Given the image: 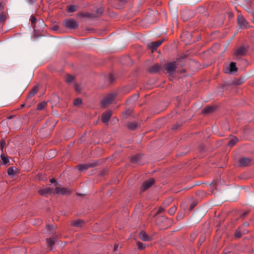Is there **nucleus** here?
I'll list each match as a JSON object with an SVG mask.
<instances>
[{"instance_id": "nucleus-1", "label": "nucleus", "mask_w": 254, "mask_h": 254, "mask_svg": "<svg viewBox=\"0 0 254 254\" xmlns=\"http://www.w3.org/2000/svg\"><path fill=\"white\" fill-rule=\"evenodd\" d=\"M173 221L164 216L157 217L155 220V223L160 229H165L170 227Z\"/></svg>"}, {"instance_id": "nucleus-2", "label": "nucleus", "mask_w": 254, "mask_h": 254, "mask_svg": "<svg viewBox=\"0 0 254 254\" xmlns=\"http://www.w3.org/2000/svg\"><path fill=\"white\" fill-rule=\"evenodd\" d=\"M64 27L71 29H75L78 27V23L74 19H65L63 22Z\"/></svg>"}, {"instance_id": "nucleus-3", "label": "nucleus", "mask_w": 254, "mask_h": 254, "mask_svg": "<svg viewBox=\"0 0 254 254\" xmlns=\"http://www.w3.org/2000/svg\"><path fill=\"white\" fill-rule=\"evenodd\" d=\"M177 64L176 62L169 63L165 64V70L170 74H173L175 72Z\"/></svg>"}, {"instance_id": "nucleus-4", "label": "nucleus", "mask_w": 254, "mask_h": 254, "mask_svg": "<svg viewBox=\"0 0 254 254\" xmlns=\"http://www.w3.org/2000/svg\"><path fill=\"white\" fill-rule=\"evenodd\" d=\"M155 183V180L153 178H150L144 181L141 186L140 190L141 191H144Z\"/></svg>"}, {"instance_id": "nucleus-5", "label": "nucleus", "mask_w": 254, "mask_h": 254, "mask_svg": "<svg viewBox=\"0 0 254 254\" xmlns=\"http://www.w3.org/2000/svg\"><path fill=\"white\" fill-rule=\"evenodd\" d=\"M237 20L240 28H248L250 27L248 22L242 15L239 14L238 15Z\"/></svg>"}, {"instance_id": "nucleus-6", "label": "nucleus", "mask_w": 254, "mask_h": 254, "mask_svg": "<svg viewBox=\"0 0 254 254\" xmlns=\"http://www.w3.org/2000/svg\"><path fill=\"white\" fill-rule=\"evenodd\" d=\"M115 95L110 94L106 97L104 98L101 101V104L102 107L105 108L108 105L110 104L114 100Z\"/></svg>"}, {"instance_id": "nucleus-7", "label": "nucleus", "mask_w": 254, "mask_h": 254, "mask_svg": "<svg viewBox=\"0 0 254 254\" xmlns=\"http://www.w3.org/2000/svg\"><path fill=\"white\" fill-rule=\"evenodd\" d=\"M248 230L246 228H244V226H240L236 231L235 236L237 238H240L247 234L248 233Z\"/></svg>"}, {"instance_id": "nucleus-8", "label": "nucleus", "mask_w": 254, "mask_h": 254, "mask_svg": "<svg viewBox=\"0 0 254 254\" xmlns=\"http://www.w3.org/2000/svg\"><path fill=\"white\" fill-rule=\"evenodd\" d=\"M55 192L58 194H69L70 193V191L67 188H61V187H56L55 188Z\"/></svg>"}, {"instance_id": "nucleus-9", "label": "nucleus", "mask_w": 254, "mask_h": 254, "mask_svg": "<svg viewBox=\"0 0 254 254\" xmlns=\"http://www.w3.org/2000/svg\"><path fill=\"white\" fill-rule=\"evenodd\" d=\"M163 40H158L157 41L152 42L148 44L147 47L152 51L156 50V49L162 44Z\"/></svg>"}, {"instance_id": "nucleus-10", "label": "nucleus", "mask_w": 254, "mask_h": 254, "mask_svg": "<svg viewBox=\"0 0 254 254\" xmlns=\"http://www.w3.org/2000/svg\"><path fill=\"white\" fill-rule=\"evenodd\" d=\"M38 88L37 86H34L32 89L31 90V92H30L28 96L26 99V106L29 108L31 106V103H28L29 100L31 98H32L37 92Z\"/></svg>"}, {"instance_id": "nucleus-11", "label": "nucleus", "mask_w": 254, "mask_h": 254, "mask_svg": "<svg viewBox=\"0 0 254 254\" xmlns=\"http://www.w3.org/2000/svg\"><path fill=\"white\" fill-rule=\"evenodd\" d=\"M247 51V49L245 46H241L236 50L235 54L237 56H244L246 54Z\"/></svg>"}, {"instance_id": "nucleus-12", "label": "nucleus", "mask_w": 254, "mask_h": 254, "mask_svg": "<svg viewBox=\"0 0 254 254\" xmlns=\"http://www.w3.org/2000/svg\"><path fill=\"white\" fill-rule=\"evenodd\" d=\"M111 115L112 114L111 111H107L105 112L102 115V121L104 123L108 124Z\"/></svg>"}, {"instance_id": "nucleus-13", "label": "nucleus", "mask_w": 254, "mask_h": 254, "mask_svg": "<svg viewBox=\"0 0 254 254\" xmlns=\"http://www.w3.org/2000/svg\"><path fill=\"white\" fill-rule=\"evenodd\" d=\"M84 221L82 220L77 219L71 222V225L77 228H80L83 226Z\"/></svg>"}, {"instance_id": "nucleus-14", "label": "nucleus", "mask_w": 254, "mask_h": 254, "mask_svg": "<svg viewBox=\"0 0 254 254\" xmlns=\"http://www.w3.org/2000/svg\"><path fill=\"white\" fill-rule=\"evenodd\" d=\"M251 163V160L249 158L243 157L239 160V163L241 166H247Z\"/></svg>"}, {"instance_id": "nucleus-15", "label": "nucleus", "mask_w": 254, "mask_h": 254, "mask_svg": "<svg viewBox=\"0 0 254 254\" xmlns=\"http://www.w3.org/2000/svg\"><path fill=\"white\" fill-rule=\"evenodd\" d=\"M127 127L131 130H135L140 127V124L136 122H130L127 124Z\"/></svg>"}, {"instance_id": "nucleus-16", "label": "nucleus", "mask_w": 254, "mask_h": 254, "mask_svg": "<svg viewBox=\"0 0 254 254\" xmlns=\"http://www.w3.org/2000/svg\"><path fill=\"white\" fill-rule=\"evenodd\" d=\"M215 110V108L214 106H207L205 108H204L201 111V113L203 114H209L213 112Z\"/></svg>"}, {"instance_id": "nucleus-17", "label": "nucleus", "mask_w": 254, "mask_h": 254, "mask_svg": "<svg viewBox=\"0 0 254 254\" xmlns=\"http://www.w3.org/2000/svg\"><path fill=\"white\" fill-rule=\"evenodd\" d=\"M160 68V65L158 64H154L152 66H151L148 69V71L149 72L152 73H156L159 70Z\"/></svg>"}, {"instance_id": "nucleus-18", "label": "nucleus", "mask_w": 254, "mask_h": 254, "mask_svg": "<svg viewBox=\"0 0 254 254\" xmlns=\"http://www.w3.org/2000/svg\"><path fill=\"white\" fill-rule=\"evenodd\" d=\"M52 189L50 188H47L39 190L38 192L42 195H46V194L51 192Z\"/></svg>"}, {"instance_id": "nucleus-19", "label": "nucleus", "mask_w": 254, "mask_h": 254, "mask_svg": "<svg viewBox=\"0 0 254 254\" xmlns=\"http://www.w3.org/2000/svg\"><path fill=\"white\" fill-rule=\"evenodd\" d=\"M45 229L48 234H52L56 233V231L54 229V227L52 225H47L46 226Z\"/></svg>"}, {"instance_id": "nucleus-20", "label": "nucleus", "mask_w": 254, "mask_h": 254, "mask_svg": "<svg viewBox=\"0 0 254 254\" xmlns=\"http://www.w3.org/2000/svg\"><path fill=\"white\" fill-rule=\"evenodd\" d=\"M229 71L231 73L236 72L238 70V68L236 67V63L232 62L229 65Z\"/></svg>"}, {"instance_id": "nucleus-21", "label": "nucleus", "mask_w": 254, "mask_h": 254, "mask_svg": "<svg viewBox=\"0 0 254 254\" xmlns=\"http://www.w3.org/2000/svg\"><path fill=\"white\" fill-rule=\"evenodd\" d=\"M7 16L6 14L2 12L0 14V24L2 25L3 22L6 20Z\"/></svg>"}, {"instance_id": "nucleus-22", "label": "nucleus", "mask_w": 254, "mask_h": 254, "mask_svg": "<svg viewBox=\"0 0 254 254\" xmlns=\"http://www.w3.org/2000/svg\"><path fill=\"white\" fill-rule=\"evenodd\" d=\"M238 138L236 137L232 138L228 142L229 146H230V147H232L238 141Z\"/></svg>"}, {"instance_id": "nucleus-23", "label": "nucleus", "mask_w": 254, "mask_h": 254, "mask_svg": "<svg viewBox=\"0 0 254 254\" xmlns=\"http://www.w3.org/2000/svg\"><path fill=\"white\" fill-rule=\"evenodd\" d=\"M47 241L46 243H47L48 245L50 247L51 249L52 250L53 248V246L55 243V239H46Z\"/></svg>"}, {"instance_id": "nucleus-24", "label": "nucleus", "mask_w": 254, "mask_h": 254, "mask_svg": "<svg viewBox=\"0 0 254 254\" xmlns=\"http://www.w3.org/2000/svg\"><path fill=\"white\" fill-rule=\"evenodd\" d=\"M77 167L79 170L83 171L86 170L88 168V166L87 165L80 164L78 165Z\"/></svg>"}, {"instance_id": "nucleus-25", "label": "nucleus", "mask_w": 254, "mask_h": 254, "mask_svg": "<svg viewBox=\"0 0 254 254\" xmlns=\"http://www.w3.org/2000/svg\"><path fill=\"white\" fill-rule=\"evenodd\" d=\"M67 10L69 12H73L76 11V7L73 5H69L67 6Z\"/></svg>"}, {"instance_id": "nucleus-26", "label": "nucleus", "mask_w": 254, "mask_h": 254, "mask_svg": "<svg viewBox=\"0 0 254 254\" xmlns=\"http://www.w3.org/2000/svg\"><path fill=\"white\" fill-rule=\"evenodd\" d=\"M46 105V102H41V103H40L38 104L37 107V109L38 110H43L45 108Z\"/></svg>"}, {"instance_id": "nucleus-27", "label": "nucleus", "mask_w": 254, "mask_h": 254, "mask_svg": "<svg viewBox=\"0 0 254 254\" xmlns=\"http://www.w3.org/2000/svg\"><path fill=\"white\" fill-rule=\"evenodd\" d=\"M177 207L175 206H174L169 209L168 213L171 215H173L175 213Z\"/></svg>"}, {"instance_id": "nucleus-28", "label": "nucleus", "mask_w": 254, "mask_h": 254, "mask_svg": "<svg viewBox=\"0 0 254 254\" xmlns=\"http://www.w3.org/2000/svg\"><path fill=\"white\" fill-rule=\"evenodd\" d=\"M74 79L73 76L70 75H67L65 77V81L67 83H71Z\"/></svg>"}, {"instance_id": "nucleus-29", "label": "nucleus", "mask_w": 254, "mask_h": 254, "mask_svg": "<svg viewBox=\"0 0 254 254\" xmlns=\"http://www.w3.org/2000/svg\"><path fill=\"white\" fill-rule=\"evenodd\" d=\"M137 246L139 250H142L145 248V245L139 241L137 242Z\"/></svg>"}, {"instance_id": "nucleus-30", "label": "nucleus", "mask_w": 254, "mask_h": 254, "mask_svg": "<svg viewBox=\"0 0 254 254\" xmlns=\"http://www.w3.org/2000/svg\"><path fill=\"white\" fill-rule=\"evenodd\" d=\"M7 174L9 176H13L14 175V168L13 167H9L7 170Z\"/></svg>"}, {"instance_id": "nucleus-31", "label": "nucleus", "mask_w": 254, "mask_h": 254, "mask_svg": "<svg viewBox=\"0 0 254 254\" xmlns=\"http://www.w3.org/2000/svg\"><path fill=\"white\" fill-rule=\"evenodd\" d=\"M82 103V100L80 98H77L74 101V106H78Z\"/></svg>"}, {"instance_id": "nucleus-32", "label": "nucleus", "mask_w": 254, "mask_h": 254, "mask_svg": "<svg viewBox=\"0 0 254 254\" xmlns=\"http://www.w3.org/2000/svg\"><path fill=\"white\" fill-rule=\"evenodd\" d=\"M139 238H148L146 233L142 231L139 234Z\"/></svg>"}, {"instance_id": "nucleus-33", "label": "nucleus", "mask_w": 254, "mask_h": 254, "mask_svg": "<svg viewBox=\"0 0 254 254\" xmlns=\"http://www.w3.org/2000/svg\"><path fill=\"white\" fill-rule=\"evenodd\" d=\"M20 121L19 119H16L9 123V125L10 127H12L13 125L15 124L20 123Z\"/></svg>"}, {"instance_id": "nucleus-34", "label": "nucleus", "mask_w": 254, "mask_h": 254, "mask_svg": "<svg viewBox=\"0 0 254 254\" xmlns=\"http://www.w3.org/2000/svg\"><path fill=\"white\" fill-rule=\"evenodd\" d=\"M138 157L137 156H133L131 159H130V161L132 163H138Z\"/></svg>"}, {"instance_id": "nucleus-35", "label": "nucleus", "mask_w": 254, "mask_h": 254, "mask_svg": "<svg viewBox=\"0 0 254 254\" xmlns=\"http://www.w3.org/2000/svg\"><path fill=\"white\" fill-rule=\"evenodd\" d=\"M0 147H1V149L2 150L4 146L6 144V142H5V141L4 140V138H2L1 140H0Z\"/></svg>"}, {"instance_id": "nucleus-36", "label": "nucleus", "mask_w": 254, "mask_h": 254, "mask_svg": "<svg viewBox=\"0 0 254 254\" xmlns=\"http://www.w3.org/2000/svg\"><path fill=\"white\" fill-rule=\"evenodd\" d=\"M222 127L224 130H229V125L227 123H225L222 126Z\"/></svg>"}, {"instance_id": "nucleus-37", "label": "nucleus", "mask_w": 254, "mask_h": 254, "mask_svg": "<svg viewBox=\"0 0 254 254\" xmlns=\"http://www.w3.org/2000/svg\"><path fill=\"white\" fill-rule=\"evenodd\" d=\"M30 21L32 24H34L36 22V18L34 16L32 15L30 17Z\"/></svg>"}, {"instance_id": "nucleus-38", "label": "nucleus", "mask_w": 254, "mask_h": 254, "mask_svg": "<svg viewBox=\"0 0 254 254\" xmlns=\"http://www.w3.org/2000/svg\"><path fill=\"white\" fill-rule=\"evenodd\" d=\"M131 113V111L130 110H128L126 111L123 115L125 118H127L128 116V115Z\"/></svg>"}, {"instance_id": "nucleus-39", "label": "nucleus", "mask_w": 254, "mask_h": 254, "mask_svg": "<svg viewBox=\"0 0 254 254\" xmlns=\"http://www.w3.org/2000/svg\"><path fill=\"white\" fill-rule=\"evenodd\" d=\"M195 205L196 204L195 203V202L191 203L189 206L190 210H191L192 209H193V208L195 206Z\"/></svg>"}, {"instance_id": "nucleus-40", "label": "nucleus", "mask_w": 254, "mask_h": 254, "mask_svg": "<svg viewBox=\"0 0 254 254\" xmlns=\"http://www.w3.org/2000/svg\"><path fill=\"white\" fill-rule=\"evenodd\" d=\"M164 211H165L164 208H163V207H160L157 211V213H158V214L161 213L163 212H164Z\"/></svg>"}, {"instance_id": "nucleus-41", "label": "nucleus", "mask_w": 254, "mask_h": 254, "mask_svg": "<svg viewBox=\"0 0 254 254\" xmlns=\"http://www.w3.org/2000/svg\"><path fill=\"white\" fill-rule=\"evenodd\" d=\"M52 29L54 31H58L59 29V26L57 25H54Z\"/></svg>"}, {"instance_id": "nucleus-42", "label": "nucleus", "mask_w": 254, "mask_h": 254, "mask_svg": "<svg viewBox=\"0 0 254 254\" xmlns=\"http://www.w3.org/2000/svg\"><path fill=\"white\" fill-rule=\"evenodd\" d=\"M75 89L76 91H77V92H80V91L81 90V88L80 87V86L78 85H75Z\"/></svg>"}, {"instance_id": "nucleus-43", "label": "nucleus", "mask_w": 254, "mask_h": 254, "mask_svg": "<svg viewBox=\"0 0 254 254\" xmlns=\"http://www.w3.org/2000/svg\"><path fill=\"white\" fill-rule=\"evenodd\" d=\"M248 212L247 211H245L241 215L240 217L241 218H244L245 216H246L248 214Z\"/></svg>"}, {"instance_id": "nucleus-44", "label": "nucleus", "mask_w": 254, "mask_h": 254, "mask_svg": "<svg viewBox=\"0 0 254 254\" xmlns=\"http://www.w3.org/2000/svg\"><path fill=\"white\" fill-rule=\"evenodd\" d=\"M38 22L40 24H41L42 26H44L45 25L43 20L40 19L38 20Z\"/></svg>"}, {"instance_id": "nucleus-45", "label": "nucleus", "mask_w": 254, "mask_h": 254, "mask_svg": "<svg viewBox=\"0 0 254 254\" xmlns=\"http://www.w3.org/2000/svg\"><path fill=\"white\" fill-rule=\"evenodd\" d=\"M249 226V224L248 222H245L244 223L243 225L241 226H244V228H245V227H248Z\"/></svg>"}, {"instance_id": "nucleus-46", "label": "nucleus", "mask_w": 254, "mask_h": 254, "mask_svg": "<svg viewBox=\"0 0 254 254\" xmlns=\"http://www.w3.org/2000/svg\"><path fill=\"white\" fill-rule=\"evenodd\" d=\"M118 247H119V245H117V244H115L114 245V251H118Z\"/></svg>"}, {"instance_id": "nucleus-47", "label": "nucleus", "mask_w": 254, "mask_h": 254, "mask_svg": "<svg viewBox=\"0 0 254 254\" xmlns=\"http://www.w3.org/2000/svg\"><path fill=\"white\" fill-rule=\"evenodd\" d=\"M50 182L53 184L56 183V181L54 179H52L50 180Z\"/></svg>"}, {"instance_id": "nucleus-48", "label": "nucleus", "mask_w": 254, "mask_h": 254, "mask_svg": "<svg viewBox=\"0 0 254 254\" xmlns=\"http://www.w3.org/2000/svg\"><path fill=\"white\" fill-rule=\"evenodd\" d=\"M190 236L192 238H195V237H197V236L194 233L191 234Z\"/></svg>"}, {"instance_id": "nucleus-49", "label": "nucleus", "mask_w": 254, "mask_h": 254, "mask_svg": "<svg viewBox=\"0 0 254 254\" xmlns=\"http://www.w3.org/2000/svg\"><path fill=\"white\" fill-rule=\"evenodd\" d=\"M0 156H1V158L3 162H4V161H5V158H4V156H3V154H1V155H0Z\"/></svg>"}, {"instance_id": "nucleus-50", "label": "nucleus", "mask_w": 254, "mask_h": 254, "mask_svg": "<svg viewBox=\"0 0 254 254\" xmlns=\"http://www.w3.org/2000/svg\"><path fill=\"white\" fill-rule=\"evenodd\" d=\"M109 80H110V82H112V81H113V76H112V75H111V76H110Z\"/></svg>"}, {"instance_id": "nucleus-51", "label": "nucleus", "mask_w": 254, "mask_h": 254, "mask_svg": "<svg viewBox=\"0 0 254 254\" xmlns=\"http://www.w3.org/2000/svg\"><path fill=\"white\" fill-rule=\"evenodd\" d=\"M252 21L254 23V13L252 14Z\"/></svg>"}, {"instance_id": "nucleus-52", "label": "nucleus", "mask_w": 254, "mask_h": 254, "mask_svg": "<svg viewBox=\"0 0 254 254\" xmlns=\"http://www.w3.org/2000/svg\"><path fill=\"white\" fill-rule=\"evenodd\" d=\"M25 106V104H22V105H21V108H23Z\"/></svg>"}, {"instance_id": "nucleus-53", "label": "nucleus", "mask_w": 254, "mask_h": 254, "mask_svg": "<svg viewBox=\"0 0 254 254\" xmlns=\"http://www.w3.org/2000/svg\"><path fill=\"white\" fill-rule=\"evenodd\" d=\"M168 200L169 202H170V201H171L172 200V198H170L168 199Z\"/></svg>"}, {"instance_id": "nucleus-54", "label": "nucleus", "mask_w": 254, "mask_h": 254, "mask_svg": "<svg viewBox=\"0 0 254 254\" xmlns=\"http://www.w3.org/2000/svg\"><path fill=\"white\" fill-rule=\"evenodd\" d=\"M143 241H148L149 239H142Z\"/></svg>"}, {"instance_id": "nucleus-55", "label": "nucleus", "mask_w": 254, "mask_h": 254, "mask_svg": "<svg viewBox=\"0 0 254 254\" xmlns=\"http://www.w3.org/2000/svg\"><path fill=\"white\" fill-rule=\"evenodd\" d=\"M121 1L126 2L127 0H120Z\"/></svg>"}, {"instance_id": "nucleus-56", "label": "nucleus", "mask_w": 254, "mask_h": 254, "mask_svg": "<svg viewBox=\"0 0 254 254\" xmlns=\"http://www.w3.org/2000/svg\"><path fill=\"white\" fill-rule=\"evenodd\" d=\"M238 30H237V31L235 32L234 35H235L236 34H237L238 33Z\"/></svg>"}, {"instance_id": "nucleus-57", "label": "nucleus", "mask_w": 254, "mask_h": 254, "mask_svg": "<svg viewBox=\"0 0 254 254\" xmlns=\"http://www.w3.org/2000/svg\"><path fill=\"white\" fill-rule=\"evenodd\" d=\"M2 236V235L1 234V232L0 231V237Z\"/></svg>"}, {"instance_id": "nucleus-58", "label": "nucleus", "mask_w": 254, "mask_h": 254, "mask_svg": "<svg viewBox=\"0 0 254 254\" xmlns=\"http://www.w3.org/2000/svg\"><path fill=\"white\" fill-rule=\"evenodd\" d=\"M200 240H201V241H200L201 243H203L204 239H200Z\"/></svg>"}, {"instance_id": "nucleus-59", "label": "nucleus", "mask_w": 254, "mask_h": 254, "mask_svg": "<svg viewBox=\"0 0 254 254\" xmlns=\"http://www.w3.org/2000/svg\"><path fill=\"white\" fill-rule=\"evenodd\" d=\"M12 118V116H10L7 118L8 119H11Z\"/></svg>"}]
</instances>
